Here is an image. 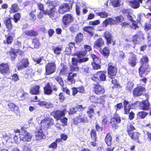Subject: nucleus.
Listing matches in <instances>:
<instances>
[{"instance_id":"obj_64","label":"nucleus","mask_w":151,"mask_h":151,"mask_svg":"<svg viewBox=\"0 0 151 151\" xmlns=\"http://www.w3.org/2000/svg\"><path fill=\"white\" fill-rule=\"evenodd\" d=\"M125 54L124 52L122 51H119L118 57L119 59L122 60L125 58Z\"/></svg>"},{"instance_id":"obj_19","label":"nucleus","mask_w":151,"mask_h":151,"mask_svg":"<svg viewBox=\"0 0 151 151\" xmlns=\"http://www.w3.org/2000/svg\"><path fill=\"white\" fill-rule=\"evenodd\" d=\"M52 116L57 121L60 120L62 117L65 116V111L64 110H57L52 111Z\"/></svg>"},{"instance_id":"obj_25","label":"nucleus","mask_w":151,"mask_h":151,"mask_svg":"<svg viewBox=\"0 0 151 151\" xmlns=\"http://www.w3.org/2000/svg\"><path fill=\"white\" fill-rule=\"evenodd\" d=\"M5 27L7 29V32H10L11 30L13 28V25L12 24L11 19L9 17H7L4 21Z\"/></svg>"},{"instance_id":"obj_15","label":"nucleus","mask_w":151,"mask_h":151,"mask_svg":"<svg viewBox=\"0 0 151 151\" xmlns=\"http://www.w3.org/2000/svg\"><path fill=\"white\" fill-rule=\"evenodd\" d=\"M146 91V89L142 86H137L133 90L132 94L134 97H139L143 94V92Z\"/></svg>"},{"instance_id":"obj_28","label":"nucleus","mask_w":151,"mask_h":151,"mask_svg":"<svg viewBox=\"0 0 151 151\" xmlns=\"http://www.w3.org/2000/svg\"><path fill=\"white\" fill-rule=\"evenodd\" d=\"M142 0H132L128 1L129 5L134 9H137L140 6V3H142Z\"/></svg>"},{"instance_id":"obj_50","label":"nucleus","mask_w":151,"mask_h":151,"mask_svg":"<svg viewBox=\"0 0 151 151\" xmlns=\"http://www.w3.org/2000/svg\"><path fill=\"white\" fill-rule=\"evenodd\" d=\"M98 96L93 95L89 96L88 99L92 103L96 104L98 101Z\"/></svg>"},{"instance_id":"obj_17","label":"nucleus","mask_w":151,"mask_h":151,"mask_svg":"<svg viewBox=\"0 0 151 151\" xmlns=\"http://www.w3.org/2000/svg\"><path fill=\"white\" fill-rule=\"evenodd\" d=\"M10 71V66L8 63L0 64V73L3 75L6 74Z\"/></svg>"},{"instance_id":"obj_62","label":"nucleus","mask_w":151,"mask_h":151,"mask_svg":"<svg viewBox=\"0 0 151 151\" xmlns=\"http://www.w3.org/2000/svg\"><path fill=\"white\" fill-rule=\"evenodd\" d=\"M108 122V117L106 115H104L102 117L101 125L102 126L106 125Z\"/></svg>"},{"instance_id":"obj_61","label":"nucleus","mask_w":151,"mask_h":151,"mask_svg":"<svg viewBox=\"0 0 151 151\" xmlns=\"http://www.w3.org/2000/svg\"><path fill=\"white\" fill-rule=\"evenodd\" d=\"M58 99L60 102H63L66 99L65 94L62 92H60L59 94Z\"/></svg>"},{"instance_id":"obj_38","label":"nucleus","mask_w":151,"mask_h":151,"mask_svg":"<svg viewBox=\"0 0 151 151\" xmlns=\"http://www.w3.org/2000/svg\"><path fill=\"white\" fill-rule=\"evenodd\" d=\"M44 93L47 95L51 94L52 90L49 83H47L46 85L44 87Z\"/></svg>"},{"instance_id":"obj_12","label":"nucleus","mask_w":151,"mask_h":151,"mask_svg":"<svg viewBox=\"0 0 151 151\" xmlns=\"http://www.w3.org/2000/svg\"><path fill=\"white\" fill-rule=\"evenodd\" d=\"M72 4L70 5L68 3H63L59 7L58 11L59 14H64L66 12H69L72 9Z\"/></svg>"},{"instance_id":"obj_1","label":"nucleus","mask_w":151,"mask_h":151,"mask_svg":"<svg viewBox=\"0 0 151 151\" xmlns=\"http://www.w3.org/2000/svg\"><path fill=\"white\" fill-rule=\"evenodd\" d=\"M85 50H80L71 54L73 56H77V59L76 58H72L71 60V65L70 70L72 71L77 72L79 70L78 63H81L85 62L88 60V58L85 57L87 54V52H90L92 50L91 46L88 45H84Z\"/></svg>"},{"instance_id":"obj_4","label":"nucleus","mask_w":151,"mask_h":151,"mask_svg":"<svg viewBox=\"0 0 151 151\" xmlns=\"http://www.w3.org/2000/svg\"><path fill=\"white\" fill-rule=\"evenodd\" d=\"M117 70L116 65L115 63L112 62L109 63L107 68L108 77L111 79H114L116 76Z\"/></svg>"},{"instance_id":"obj_23","label":"nucleus","mask_w":151,"mask_h":151,"mask_svg":"<svg viewBox=\"0 0 151 151\" xmlns=\"http://www.w3.org/2000/svg\"><path fill=\"white\" fill-rule=\"evenodd\" d=\"M60 70L59 75L60 76H66L68 74V66L63 63H61L60 65Z\"/></svg>"},{"instance_id":"obj_57","label":"nucleus","mask_w":151,"mask_h":151,"mask_svg":"<svg viewBox=\"0 0 151 151\" xmlns=\"http://www.w3.org/2000/svg\"><path fill=\"white\" fill-rule=\"evenodd\" d=\"M120 0H112L111 3L114 7H117L120 6Z\"/></svg>"},{"instance_id":"obj_53","label":"nucleus","mask_w":151,"mask_h":151,"mask_svg":"<svg viewBox=\"0 0 151 151\" xmlns=\"http://www.w3.org/2000/svg\"><path fill=\"white\" fill-rule=\"evenodd\" d=\"M144 30L145 31H148L151 29V23L150 22H145L143 27Z\"/></svg>"},{"instance_id":"obj_46","label":"nucleus","mask_w":151,"mask_h":151,"mask_svg":"<svg viewBox=\"0 0 151 151\" xmlns=\"http://www.w3.org/2000/svg\"><path fill=\"white\" fill-rule=\"evenodd\" d=\"M109 24L110 25H113L112 18H108L106 19L102 22V25L104 27H106Z\"/></svg>"},{"instance_id":"obj_7","label":"nucleus","mask_w":151,"mask_h":151,"mask_svg":"<svg viewBox=\"0 0 151 151\" xmlns=\"http://www.w3.org/2000/svg\"><path fill=\"white\" fill-rule=\"evenodd\" d=\"M124 114H128L129 115V118L130 120H132L134 117V114L133 111L129 112L130 109H132L131 105L129 104V102L124 99L123 101Z\"/></svg>"},{"instance_id":"obj_6","label":"nucleus","mask_w":151,"mask_h":151,"mask_svg":"<svg viewBox=\"0 0 151 151\" xmlns=\"http://www.w3.org/2000/svg\"><path fill=\"white\" fill-rule=\"evenodd\" d=\"M75 18L72 14L68 13L63 15L62 18L61 22L63 25L65 27L68 26L69 24L73 23Z\"/></svg>"},{"instance_id":"obj_43","label":"nucleus","mask_w":151,"mask_h":151,"mask_svg":"<svg viewBox=\"0 0 151 151\" xmlns=\"http://www.w3.org/2000/svg\"><path fill=\"white\" fill-rule=\"evenodd\" d=\"M124 20V18L121 15H120L115 17V19H112L113 24H117L118 23H121Z\"/></svg>"},{"instance_id":"obj_14","label":"nucleus","mask_w":151,"mask_h":151,"mask_svg":"<svg viewBox=\"0 0 151 151\" xmlns=\"http://www.w3.org/2000/svg\"><path fill=\"white\" fill-rule=\"evenodd\" d=\"M104 37L106 40V45H109L112 44L114 46L115 44V41L113 40V37L111 33L108 31H106L104 33Z\"/></svg>"},{"instance_id":"obj_9","label":"nucleus","mask_w":151,"mask_h":151,"mask_svg":"<svg viewBox=\"0 0 151 151\" xmlns=\"http://www.w3.org/2000/svg\"><path fill=\"white\" fill-rule=\"evenodd\" d=\"M74 124L77 125L78 124L82 123H88V121L87 115L81 113L78 115L73 119Z\"/></svg>"},{"instance_id":"obj_13","label":"nucleus","mask_w":151,"mask_h":151,"mask_svg":"<svg viewBox=\"0 0 151 151\" xmlns=\"http://www.w3.org/2000/svg\"><path fill=\"white\" fill-rule=\"evenodd\" d=\"M41 126L49 128L51 125L54 124V120L50 116L47 117L41 121Z\"/></svg>"},{"instance_id":"obj_49","label":"nucleus","mask_w":151,"mask_h":151,"mask_svg":"<svg viewBox=\"0 0 151 151\" xmlns=\"http://www.w3.org/2000/svg\"><path fill=\"white\" fill-rule=\"evenodd\" d=\"M148 114V112L142 111L138 112L137 114V115L138 117L141 119H144L147 116Z\"/></svg>"},{"instance_id":"obj_8","label":"nucleus","mask_w":151,"mask_h":151,"mask_svg":"<svg viewBox=\"0 0 151 151\" xmlns=\"http://www.w3.org/2000/svg\"><path fill=\"white\" fill-rule=\"evenodd\" d=\"M44 11V14L48 15L52 20H55L60 16L59 13L55 7H52L49 10L47 9Z\"/></svg>"},{"instance_id":"obj_3","label":"nucleus","mask_w":151,"mask_h":151,"mask_svg":"<svg viewBox=\"0 0 151 151\" xmlns=\"http://www.w3.org/2000/svg\"><path fill=\"white\" fill-rule=\"evenodd\" d=\"M135 130V128L132 124H130L127 125L126 132L129 136L133 141L140 143V134L137 132H133Z\"/></svg>"},{"instance_id":"obj_2","label":"nucleus","mask_w":151,"mask_h":151,"mask_svg":"<svg viewBox=\"0 0 151 151\" xmlns=\"http://www.w3.org/2000/svg\"><path fill=\"white\" fill-rule=\"evenodd\" d=\"M149 59L146 55H143L140 59V62L141 65L138 68V72L140 77H143L144 75H147L150 69L148 64Z\"/></svg>"},{"instance_id":"obj_22","label":"nucleus","mask_w":151,"mask_h":151,"mask_svg":"<svg viewBox=\"0 0 151 151\" xmlns=\"http://www.w3.org/2000/svg\"><path fill=\"white\" fill-rule=\"evenodd\" d=\"M85 107H83L82 105H78L75 107H72L69 109V114H73L76 113L79 111H82L84 110Z\"/></svg>"},{"instance_id":"obj_41","label":"nucleus","mask_w":151,"mask_h":151,"mask_svg":"<svg viewBox=\"0 0 151 151\" xmlns=\"http://www.w3.org/2000/svg\"><path fill=\"white\" fill-rule=\"evenodd\" d=\"M83 35L82 33L81 32L78 33L75 37V42L77 44L80 43L83 40Z\"/></svg>"},{"instance_id":"obj_16","label":"nucleus","mask_w":151,"mask_h":151,"mask_svg":"<svg viewBox=\"0 0 151 151\" xmlns=\"http://www.w3.org/2000/svg\"><path fill=\"white\" fill-rule=\"evenodd\" d=\"M90 137L93 141L90 142V144L93 146L95 147L96 146L97 137L96 131L94 129H92L90 132Z\"/></svg>"},{"instance_id":"obj_27","label":"nucleus","mask_w":151,"mask_h":151,"mask_svg":"<svg viewBox=\"0 0 151 151\" xmlns=\"http://www.w3.org/2000/svg\"><path fill=\"white\" fill-rule=\"evenodd\" d=\"M83 30L88 33L90 37H93L94 35V27L91 26H84L83 28Z\"/></svg>"},{"instance_id":"obj_48","label":"nucleus","mask_w":151,"mask_h":151,"mask_svg":"<svg viewBox=\"0 0 151 151\" xmlns=\"http://www.w3.org/2000/svg\"><path fill=\"white\" fill-rule=\"evenodd\" d=\"M134 86V84L133 83L130 82H128L125 88L126 91L128 92H131Z\"/></svg>"},{"instance_id":"obj_11","label":"nucleus","mask_w":151,"mask_h":151,"mask_svg":"<svg viewBox=\"0 0 151 151\" xmlns=\"http://www.w3.org/2000/svg\"><path fill=\"white\" fill-rule=\"evenodd\" d=\"M92 89L93 93L97 95H102L105 92L104 87L99 83L93 84Z\"/></svg>"},{"instance_id":"obj_21","label":"nucleus","mask_w":151,"mask_h":151,"mask_svg":"<svg viewBox=\"0 0 151 151\" xmlns=\"http://www.w3.org/2000/svg\"><path fill=\"white\" fill-rule=\"evenodd\" d=\"M20 62L21 64L18 65L17 67L18 70L27 68L29 64L28 59L27 58H23L21 60Z\"/></svg>"},{"instance_id":"obj_34","label":"nucleus","mask_w":151,"mask_h":151,"mask_svg":"<svg viewBox=\"0 0 151 151\" xmlns=\"http://www.w3.org/2000/svg\"><path fill=\"white\" fill-rule=\"evenodd\" d=\"M9 34V35L7 37L6 40L3 41V43L5 44H10L13 42V36H14L15 33L14 31L11 33H10Z\"/></svg>"},{"instance_id":"obj_39","label":"nucleus","mask_w":151,"mask_h":151,"mask_svg":"<svg viewBox=\"0 0 151 151\" xmlns=\"http://www.w3.org/2000/svg\"><path fill=\"white\" fill-rule=\"evenodd\" d=\"M112 136L111 134L109 132L106 134L105 137V142L108 146H111L112 145Z\"/></svg>"},{"instance_id":"obj_52","label":"nucleus","mask_w":151,"mask_h":151,"mask_svg":"<svg viewBox=\"0 0 151 151\" xmlns=\"http://www.w3.org/2000/svg\"><path fill=\"white\" fill-rule=\"evenodd\" d=\"M21 17V14L19 12H17L14 15L13 17V20L14 22L17 23L20 19Z\"/></svg>"},{"instance_id":"obj_26","label":"nucleus","mask_w":151,"mask_h":151,"mask_svg":"<svg viewBox=\"0 0 151 151\" xmlns=\"http://www.w3.org/2000/svg\"><path fill=\"white\" fill-rule=\"evenodd\" d=\"M105 45L104 40L102 37L97 39L94 42V47L96 48L101 49V47Z\"/></svg>"},{"instance_id":"obj_31","label":"nucleus","mask_w":151,"mask_h":151,"mask_svg":"<svg viewBox=\"0 0 151 151\" xmlns=\"http://www.w3.org/2000/svg\"><path fill=\"white\" fill-rule=\"evenodd\" d=\"M137 58L136 56L134 54L128 58V64L131 67H134L137 64Z\"/></svg>"},{"instance_id":"obj_37","label":"nucleus","mask_w":151,"mask_h":151,"mask_svg":"<svg viewBox=\"0 0 151 151\" xmlns=\"http://www.w3.org/2000/svg\"><path fill=\"white\" fill-rule=\"evenodd\" d=\"M142 106L141 107V109L145 111L149 109L150 104L147 98L145 100L142 101Z\"/></svg>"},{"instance_id":"obj_55","label":"nucleus","mask_w":151,"mask_h":151,"mask_svg":"<svg viewBox=\"0 0 151 151\" xmlns=\"http://www.w3.org/2000/svg\"><path fill=\"white\" fill-rule=\"evenodd\" d=\"M91 58L93 59V62L96 63H101V59L97 57L95 55L91 54Z\"/></svg>"},{"instance_id":"obj_63","label":"nucleus","mask_w":151,"mask_h":151,"mask_svg":"<svg viewBox=\"0 0 151 151\" xmlns=\"http://www.w3.org/2000/svg\"><path fill=\"white\" fill-rule=\"evenodd\" d=\"M100 64L95 63H92L91 64L93 69L97 70L101 68V66L99 64Z\"/></svg>"},{"instance_id":"obj_18","label":"nucleus","mask_w":151,"mask_h":151,"mask_svg":"<svg viewBox=\"0 0 151 151\" xmlns=\"http://www.w3.org/2000/svg\"><path fill=\"white\" fill-rule=\"evenodd\" d=\"M121 121L120 118L116 116L111 118L110 123L111 124L112 128L114 129H116L119 127L118 124Z\"/></svg>"},{"instance_id":"obj_47","label":"nucleus","mask_w":151,"mask_h":151,"mask_svg":"<svg viewBox=\"0 0 151 151\" xmlns=\"http://www.w3.org/2000/svg\"><path fill=\"white\" fill-rule=\"evenodd\" d=\"M52 50L55 54L58 55L61 53L62 50V47H60L59 46L55 47L52 46Z\"/></svg>"},{"instance_id":"obj_29","label":"nucleus","mask_w":151,"mask_h":151,"mask_svg":"<svg viewBox=\"0 0 151 151\" xmlns=\"http://www.w3.org/2000/svg\"><path fill=\"white\" fill-rule=\"evenodd\" d=\"M24 33V36L25 37L28 36L35 37L38 35V32L33 29L25 30Z\"/></svg>"},{"instance_id":"obj_44","label":"nucleus","mask_w":151,"mask_h":151,"mask_svg":"<svg viewBox=\"0 0 151 151\" xmlns=\"http://www.w3.org/2000/svg\"><path fill=\"white\" fill-rule=\"evenodd\" d=\"M19 10V6L16 3L12 4L10 8V12L13 13L17 12Z\"/></svg>"},{"instance_id":"obj_36","label":"nucleus","mask_w":151,"mask_h":151,"mask_svg":"<svg viewBox=\"0 0 151 151\" xmlns=\"http://www.w3.org/2000/svg\"><path fill=\"white\" fill-rule=\"evenodd\" d=\"M107 96V95H102L98 97V101L96 104H99L104 106Z\"/></svg>"},{"instance_id":"obj_30","label":"nucleus","mask_w":151,"mask_h":151,"mask_svg":"<svg viewBox=\"0 0 151 151\" xmlns=\"http://www.w3.org/2000/svg\"><path fill=\"white\" fill-rule=\"evenodd\" d=\"M70 71L71 70L70 69ZM71 72H70L68 73V75L67 79V81L70 83V84H74L75 83L76 80L74 78L75 77L77 76V73H73L72 72H74L73 71H72Z\"/></svg>"},{"instance_id":"obj_24","label":"nucleus","mask_w":151,"mask_h":151,"mask_svg":"<svg viewBox=\"0 0 151 151\" xmlns=\"http://www.w3.org/2000/svg\"><path fill=\"white\" fill-rule=\"evenodd\" d=\"M142 39L144 40L145 39L144 37V34L141 32L140 34H137L132 36V41L134 43V45H135L138 44L139 42L138 41V39Z\"/></svg>"},{"instance_id":"obj_45","label":"nucleus","mask_w":151,"mask_h":151,"mask_svg":"<svg viewBox=\"0 0 151 151\" xmlns=\"http://www.w3.org/2000/svg\"><path fill=\"white\" fill-rule=\"evenodd\" d=\"M45 136L42 129L38 130L35 134V138L37 140H40L42 139Z\"/></svg>"},{"instance_id":"obj_51","label":"nucleus","mask_w":151,"mask_h":151,"mask_svg":"<svg viewBox=\"0 0 151 151\" xmlns=\"http://www.w3.org/2000/svg\"><path fill=\"white\" fill-rule=\"evenodd\" d=\"M9 110L13 112H15L16 111V108H17V106L14 103L12 102H10L7 105Z\"/></svg>"},{"instance_id":"obj_10","label":"nucleus","mask_w":151,"mask_h":151,"mask_svg":"<svg viewBox=\"0 0 151 151\" xmlns=\"http://www.w3.org/2000/svg\"><path fill=\"white\" fill-rule=\"evenodd\" d=\"M45 73L49 75L54 73L56 71V65L54 62L48 63L45 66Z\"/></svg>"},{"instance_id":"obj_33","label":"nucleus","mask_w":151,"mask_h":151,"mask_svg":"<svg viewBox=\"0 0 151 151\" xmlns=\"http://www.w3.org/2000/svg\"><path fill=\"white\" fill-rule=\"evenodd\" d=\"M6 54L10 57L11 60L14 61L17 56V54L14 49L11 47L10 50L6 52Z\"/></svg>"},{"instance_id":"obj_56","label":"nucleus","mask_w":151,"mask_h":151,"mask_svg":"<svg viewBox=\"0 0 151 151\" xmlns=\"http://www.w3.org/2000/svg\"><path fill=\"white\" fill-rule=\"evenodd\" d=\"M96 14L97 16H99L101 18H105L108 17V13L105 11L101 12L99 13H96Z\"/></svg>"},{"instance_id":"obj_42","label":"nucleus","mask_w":151,"mask_h":151,"mask_svg":"<svg viewBox=\"0 0 151 151\" xmlns=\"http://www.w3.org/2000/svg\"><path fill=\"white\" fill-rule=\"evenodd\" d=\"M96 107V106L93 104H91L88 107V110L87 113L88 115L89 118L91 119L93 116V114L94 112L93 108Z\"/></svg>"},{"instance_id":"obj_60","label":"nucleus","mask_w":151,"mask_h":151,"mask_svg":"<svg viewBox=\"0 0 151 151\" xmlns=\"http://www.w3.org/2000/svg\"><path fill=\"white\" fill-rule=\"evenodd\" d=\"M132 22V24L131 25H129L130 27L134 29H136L137 28L139 27L137 24V22L133 20L131 21Z\"/></svg>"},{"instance_id":"obj_5","label":"nucleus","mask_w":151,"mask_h":151,"mask_svg":"<svg viewBox=\"0 0 151 151\" xmlns=\"http://www.w3.org/2000/svg\"><path fill=\"white\" fill-rule=\"evenodd\" d=\"M106 71H99L97 72L91 76V79L95 82L99 81H104L106 80Z\"/></svg>"},{"instance_id":"obj_20","label":"nucleus","mask_w":151,"mask_h":151,"mask_svg":"<svg viewBox=\"0 0 151 151\" xmlns=\"http://www.w3.org/2000/svg\"><path fill=\"white\" fill-rule=\"evenodd\" d=\"M21 140L24 142H29L31 140V137L25 130H22L19 134Z\"/></svg>"},{"instance_id":"obj_54","label":"nucleus","mask_w":151,"mask_h":151,"mask_svg":"<svg viewBox=\"0 0 151 151\" xmlns=\"http://www.w3.org/2000/svg\"><path fill=\"white\" fill-rule=\"evenodd\" d=\"M29 20L32 22L35 21L36 19V16L34 12L32 11L29 13Z\"/></svg>"},{"instance_id":"obj_32","label":"nucleus","mask_w":151,"mask_h":151,"mask_svg":"<svg viewBox=\"0 0 151 151\" xmlns=\"http://www.w3.org/2000/svg\"><path fill=\"white\" fill-rule=\"evenodd\" d=\"M32 49H39L41 46L39 39L37 37L33 38L32 40Z\"/></svg>"},{"instance_id":"obj_40","label":"nucleus","mask_w":151,"mask_h":151,"mask_svg":"<svg viewBox=\"0 0 151 151\" xmlns=\"http://www.w3.org/2000/svg\"><path fill=\"white\" fill-rule=\"evenodd\" d=\"M100 52L104 58H107L110 55V50L108 47L106 46L103 48Z\"/></svg>"},{"instance_id":"obj_59","label":"nucleus","mask_w":151,"mask_h":151,"mask_svg":"<svg viewBox=\"0 0 151 151\" xmlns=\"http://www.w3.org/2000/svg\"><path fill=\"white\" fill-rule=\"evenodd\" d=\"M55 79L61 86H64L63 81L60 76H57L55 78Z\"/></svg>"},{"instance_id":"obj_35","label":"nucleus","mask_w":151,"mask_h":151,"mask_svg":"<svg viewBox=\"0 0 151 151\" xmlns=\"http://www.w3.org/2000/svg\"><path fill=\"white\" fill-rule=\"evenodd\" d=\"M39 85H35L29 90V93L32 95H39L40 93Z\"/></svg>"},{"instance_id":"obj_58","label":"nucleus","mask_w":151,"mask_h":151,"mask_svg":"<svg viewBox=\"0 0 151 151\" xmlns=\"http://www.w3.org/2000/svg\"><path fill=\"white\" fill-rule=\"evenodd\" d=\"M111 82L114 85L113 88H121L122 87L120 84L118 83L116 79H113L111 80Z\"/></svg>"}]
</instances>
